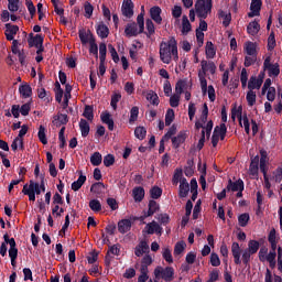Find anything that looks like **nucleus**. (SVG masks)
Wrapping results in <instances>:
<instances>
[{"label": "nucleus", "instance_id": "29", "mask_svg": "<svg viewBox=\"0 0 282 282\" xmlns=\"http://www.w3.org/2000/svg\"><path fill=\"white\" fill-rule=\"evenodd\" d=\"M145 30L148 32L143 31V34H145V36H148V39H151V36H153V34H155V24L153 23V20H151V19L145 20Z\"/></svg>", "mask_w": 282, "mask_h": 282}, {"label": "nucleus", "instance_id": "23", "mask_svg": "<svg viewBox=\"0 0 282 282\" xmlns=\"http://www.w3.org/2000/svg\"><path fill=\"white\" fill-rule=\"evenodd\" d=\"M198 171H200L202 175L199 177V184L203 191H206V163H204L202 167V159L198 161Z\"/></svg>", "mask_w": 282, "mask_h": 282}, {"label": "nucleus", "instance_id": "2", "mask_svg": "<svg viewBox=\"0 0 282 282\" xmlns=\"http://www.w3.org/2000/svg\"><path fill=\"white\" fill-rule=\"evenodd\" d=\"M196 17L200 19L199 28L200 32L208 31V23L204 19H208V14L213 12V0H196L195 6Z\"/></svg>", "mask_w": 282, "mask_h": 282}, {"label": "nucleus", "instance_id": "34", "mask_svg": "<svg viewBox=\"0 0 282 282\" xmlns=\"http://www.w3.org/2000/svg\"><path fill=\"white\" fill-rule=\"evenodd\" d=\"M191 30H193V25H191V21H188V17L183 15V19H182V34H184V36H186V34H188V32H191Z\"/></svg>", "mask_w": 282, "mask_h": 282}, {"label": "nucleus", "instance_id": "32", "mask_svg": "<svg viewBox=\"0 0 282 282\" xmlns=\"http://www.w3.org/2000/svg\"><path fill=\"white\" fill-rule=\"evenodd\" d=\"M132 197L134 202H142V199H144V187H134L132 189Z\"/></svg>", "mask_w": 282, "mask_h": 282}, {"label": "nucleus", "instance_id": "33", "mask_svg": "<svg viewBox=\"0 0 282 282\" xmlns=\"http://www.w3.org/2000/svg\"><path fill=\"white\" fill-rule=\"evenodd\" d=\"M79 129L82 132V138H87L91 128L89 127V122H87L85 119H80Z\"/></svg>", "mask_w": 282, "mask_h": 282}, {"label": "nucleus", "instance_id": "25", "mask_svg": "<svg viewBox=\"0 0 282 282\" xmlns=\"http://www.w3.org/2000/svg\"><path fill=\"white\" fill-rule=\"evenodd\" d=\"M242 111H243V108L241 106H239L238 109H237V107H234L231 109V119L235 121L236 118H238L240 127H243V123H242V118H243Z\"/></svg>", "mask_w": 282, "mask_h": 282}, {"label": "nucleus", "instance_id": "37", "mask_svg": "<svg viewBox=\"0 0 282 282\" xmlns=\"http://www.w3.org/2000/svg\"><path fill=\"white\" fill-rule=\"evenodd\" d=\"M206 62H203V70L198 72V78L200 83V88L208 87V82L206 80Z\"/></svg>", "mask_w": 282, "mask_h": 282}, {"label": "nucleus", "instance_id": "17", "mask_svg": "<svg viewBox=\"0 0 282 282\" xmlns=\"http://www.w3.org/2000/svg\"><path fill=\"white\" fill-rule=\"evenodd\" d=\"M19 94L22 98H32V86L28 83H23L19 86Z\"/></svg>", "mask_w": 282, "mask_h": 282}, {"label": "nucleus", "instance_id": "58", "mask_svg": "<svg viewBox=\"0 0 282 282\" xmlns=\"http://www.w3.org/2000/svg\"><path fill=\"white\" fill-rule=\"evenodd\" d=\"M37 138L42 144H47V135L45 134V127L40 126L39 132H37Z\"/></svg>", "mask_w": 282, "mask_h": 282}, {"label": "nucleus", "instance_id": "53", "mask_svg": "<svg viewBox=\"0 0 282 282\" xmlns=\"http://www.w3.org/2000/svg\"><path fill=\"white\" fill-rule=\"evenodd\" d=\"M134 135L138 140H144V138H147V128L145 127H137L134 129Z\"/></svg>", "mask_w": 282, "mask_h": 282}, {"label": "nucleus", "instance_id": "11", "mask_svg": "<svg viewBox=\"0 0 282 282\" xmlns=\"http://www.w3.org/2000/svg\"><path fill=\"white\" fill-rule=\"evenodd\" d=\"M53 124L54 127H63L65 124H67V122H69V117L65 113H57L55 116H53Z\"/></svg>", "mask_w": 282, "mask_h": 282}, {"label": "nucleus", "instance_id": "64", "mask_svg": "<svg viewBox=\"0 0 282 282\" xmlns=\"http://www.w3.org/2000/svg\"><path fill=\"white\" fill-rule=\"evenodd\" d=\"M19 1L20 0H8V9L10 10V12L19 11Z\"/></svg>", "mask_w": 282, "mask_h": 282}, {"label": "nucleus", "instance_id": "62", "mask_svg": "<svg viewBox=\"0 0 282 282\" xmlns=\"http://www.w3.org/2000/svg\"><path fill=\"white\" fill-rule=\"evenodd\" d=\"M99 61H107V44H99Z\"/></svg>", "mask_w": 282, "mask_h": 282}, {"label": "nucleus", "instance_id": "54", "mask_svg": "<svg viewBox=\"0 0 282 282\" xmlns=\"http://www.w3.org/2000/svg\"><path fill=\"white\" fill-rule=\"evenodd\" d=\"M248 221H250V214L248 213L241 214L238 217V224L241 228H246L248 226Z\"/></svg>", "mask_w": 282, "mask_h": 282}, {"label": "nucleus", "instance_id": "48", "mask_svg": "<svg viewBox=\"0 0 282 282\" xmlns=\"http://www.w3.org/2000/svg\"><path fill=\"white\" fill-rule=\"evenodd\" d=\"M245 50L248 56H257V44L253 42H248Z\"/></svg>", "mask_w": 282, "mask_h": 282}, {"label": "nucleus", "instance_id": "20", "mask_svg": "<svg viewBox=\"0 0 282 282\" xmlns=\"http://www.w3.org/2000/svg\"><path fill=\"white\" fill-rule=\"evenodd\" d=\"M184 142H186V134L183 131L178 132L176 137L172 138V145L174 149H180Z\"/></svg>", "mask_w": 282, "mask_h": 282}, {"label": "nucleus", "instance_id": "21", "mask_svg": "<svg viewBox=\"0 0 282 282\" xmlns=\"http://www.w3.org/2000/svg\"><path fill=\"white\" fill-rule=\"evenodd\" d=\"M96 32L99 39H107V36H109V26H107L105 22H100L96 26Z\"/></svg>", "mask_w": 282, "mask_h": 282}, {"label": "nucleus", "instance_id": "46", "mask_svg": "<svg viewBox=\"0 0 282 282\" xmlns=\"http://www.w3.org/2000/svg\"><path fill=\"white\" fill-rule=\"evenodd\" d=\"M138 116H140V108L138 106H133L130 110L129 123L133 124L138 120Z\"/></svg>", "mask_w": 282, "mask_h": 282}, {"label": "nucleus", "instance_id": "14", "mask_svg": "<svg viewBox=\"0 0 282 282\" xmlns=\"http://www.w3.org/2000/svg\"><path fill=\"white\" fill-rule=\"evenodd\" d=\"M150 17L152 21L158 23V25L162 24V9L160 7H152L150 9Z\"/></svg>", "mask_w": 282, "mask_h": 282}, {"label": "nucleus", "instance_id": "31", "mask_svg": "<svg viewBox=\"0 0 282 282\" xmlns=\"http://www.w3.org/2000/svg\"><path fill=\"white\" fill-rule=\"evenodd\" d=\"M204 63H205V66H204ZM200 66H202L200 72H204V68H205V76H206V72H210V74H215V72L217 70V66L215 65V62L207 63L206 61H202Z\"/></svg>", "mask_w": 282, "mask_h": 282}, {"label": "nucleus", "instance_id": "44", "mask_svg": "<svg viewBox=\"0 0 282 282\" xmlns=\"http://www.w3.org/2000/svg\"><path fill=\"white\" fill-rule=\"evenodd\" d=\"M147 100H149V102H151V105H154L155 107L160 105V97H158V94L153 90L148 93Z\"/></svg>", "mask_w": 282, "mask_h": 282}, {"label": "nucleus", "instance_id": "28", "mask_svg": "<svg viewBox=\"0 0 282 282\" xmlns=\"http://www.w3.org/2000/svg\"><path fill=\"white\" fill-rule=\"evenodd\" d=\"M259 30H261V25L257 21H252L247 26V32L251 36H257L259 34Z\"/></svg>", "mask_w": 282, "mask_h": 282}, {"label": "nucleus", "instance_id": "3", "mask_svg": "<svg viewBox=\"0 0 282 282\" xmlns=\"http://www.w3.org/2000/svg\"><path fill=\"white\" fill-rule=\"evenodd\" d=\"M155 279H163L165 282H171L175 279V269L173 267H156L154 269Z\"/></svg>", "mask_w": 282, "mask_h": 282}, {"label": "nucleus", "instance_id": "38", "mask_svg": "<svg viewBox=\"0 0 282 282\" xmlns=\"http://www.w3.org/2000/svg\"><path fill=\"white\" fill-rule=\"evenodd\" d=\"M261 85H263L261 79H257V77L251 76L248 83V89H261Z\"/></svg>", "mask_w": 282, "mask_h": 282}, {"label": "nucleus", "instance_id": "50", "mask_svg": "<svg viewBox=\"0 0 282 282\" xmlns=\"http://www.w3.org/2000/svg\"><path fill=\"white\" fill-rule=\"evenodd\" d=\"M150 197L155 200V199H160L162 197V188L159 186H153L150 189Z\"/></svg>", "mask_w": 282, "mask_h": 282}, {"label": "nucleus", "instance_id": "13", "mask_svg": "<svg viewBox=\"0 0 282 282\" xmlns=\"http://www.w3.org/2000/svg\"><path fill=\"white\" fill-rule=\"evenodd\" d=\"M17 32H19V25H13L10 23L6 24V39L7 41H14V35H17Z\"/></svg>", "mask_w": 282, "mask_h": 282}, {"label": "nucleus", "instance_id": "1", "mask_svg": "<svg viewBox=\"0 0 282 282\" xmlns=\"http://www.w3.org/2000/svg\"><path fill=\"white\" fill-rule=\"evenodd\" d=\"M159 54L162 63H165V65L171 64L172 58H174V61H180L177 41L175 37H171L169 42H162L160 44Z\"/></svg>", "mask_w": 282, "mask_h": 282}, {"label": "nucleus", "instance_id": "61", "mask_svg": "<svg viewBox=\"0 0 282 282\" xmlns=\"http://www.w3.org/2000/svg\"><path fill=\"white\" fill-rule=\"evenodd\" d=\"M113 164H116V156H113V154H107L106 156H104V166H113Z\"/></svg>", "mask_w": 282, "mask_h": 282}, {"label": "nucleus", "instance_id": "51", "mask_svg": "<svg viewBox=\"0 0 282 282\" xmlns=\"http://www.w3.org/2000/svg\"><path fill=\"white\" fill-rule=\"evenodd\" d=\"M89 208L94 213H100V210H102V204H100V200L98 199H91L89 202Z\"/></svg>", "mask_w": 282, "mask_h": 282}, {"label": "nucleus", "instance_id": "16", "mask_svg": "<svg viewBox=\"0 0 282 282\" xmlns=\"http://www.w3.org/2000/svg\"><path fill=\"white\" fill-rule=\"evenodd\" d=\"M131 226H132V223L130 219H121L118 223V231L121 235H127V232H129V230H131Z\"/></svg>", "mask_w": 282, "mask_h": 282}, {"label": "nucleus", "instance_id": "5", "mask_svg": "<svg viewBox=\"0 0 282 282\" xmlns=\"http://www.w3.org/2000/svg\"><path fill=\"white\" fill-rule=\"evenodd\" d=\"M145 230L148 235H162V232H164L162 226H160V224H158L155 220L149 223L145 226Z\"/></svg>", "mask_w": 282, "mask_h": 282}, {"label": "nucleus", "instance_id": "27", "mask_svg": "<svg viewBox=\"0 0 282 282\" xmlns=\"http://www.w3.org/2000/svg\"><path fill=\"white\" fill-rule=\"evenodd\" d=\"M158 210H160V204L153 199L149 200L148 210H145L147 217H153V214L158 213Z\"/></svg>", "mask_w": 282, "mask_h": 282}, {"label": "nucleus", "instance_id": "36", "mask_svg": "<svg viewBox=\"0 0 282 282\" xmlns=\"http://www.w3.org/2000/svg\"><path fill=\"white\" fill-rule=\"evenodd\" d=\"M23 195H28L29 202H36V194L32 191V185L25 184L22 189Z\"/></svg>", "mask_w": 282, "mask_h": 282}, {"label": "nucleus", "instance_id": "45", "mask_svg": "<svg viewBox=\"0 0 282 282\" xmlns=\"http://www.w3.org/2000/svg\"><path fill=\"white\" fill-rule=\"evenodd\" d=\"M188 193H191V185H180L178 186V197L181 199L188 197Z\"/></svg>", "mask_w": 282, "mask_h": 282}, {"label": "nucleus", "instance_id": "30", "mask_svg": "<svg viewBox=\"0 0 282 282\" xmlns=\"http://www.w3.org/2000/svg\"><path fill=\"white\" fill-rule=\"evenodd\" d=\"M219 19H223V25L225 28H228L230 25V22L232 21V15L224 10L218 11Z\"/></svg>", "mask_w": 282, "mask_h": 282}, {"label": "nucleus", "instance_id": "9", "mask_svg": "<svg viewBox=\"0 0 282 282\" xmlns=\"http://www.w3.org/2000/svg\"><path fill=\"white\" fill-rule=\"evenodd\" d=\"M245 188V184H243V180L239 178L236 182H232L231 178L228 180V184H227V191L228 192H232V193H237V191H243Z\"/></svg>", "mask_w": 282, "mask_h": 282}, {"label": "nucleus", "instance_id": "12", "mask_svg": "<svg viewBox=\"0 0 282 282\" xmlns=\"http://www.w3.org/2000/svg\"><path fill=\"white\" fill-rule=\"evenodd\" d=\"M149 250V243L145 240H141L134 248V254L135 257H142L143 254H148Z\"/></svg>", "mask_w": 282, "mask_h": 282}, {"label": "nucleus", "instance_id": "26", "mask_svg": "<svg viewBox=\"0 0 282 282\" xmlns=\"http://www.w3.org/2000/svg\"><path fill=\"white\" fill-rule=\"evenodd\" d=\"M205 54L206 58H215V56H217V50L215 48V44H213L210 41L206 43Z\"/></svg>", "mask_w": 282, "mask_h": 282}, {"label": "nucleus", "instance_id": "47", "mask_svg": "<svg viewBox=\"0 0 282 282\" xmlns=\"http://www.w3.org/2000/svg\"><path fill=\"white\" fill-rule=\"evenodd\" d=\"M84 118H87L89 122L94 121V106H85L84 112H83Z\"/></svg>", "mask_w": 282, "mask_h": 282}, {"label": "nucleus", "instance_id": "22", "mask_svg": "<svg viewBox=\"0 0 282 282\" xmlns=\"http://www.w3.org/2000/svg\"><path fill=\"white\" fill-rule=\"evenodd\" d=\"M43 35L36 34L35 36H33V34L31 33L28 43L31 47H39L40 45H43Z\"/></svg>", "mask_w": 282, "mask_h": 282}, {"label": "nucleus", "instance_id": "6", "mask_svg": "<svg viewBox=\"0 0 282 282\" xmlns=\"http://www.w3.org/2000/svg\"><path fill=\"white\" fill-rule=\"evenodd\" d=\"M133 1L131 0H123L121 12L123 17H127V19H131L133 17Z\"/></svg>", "mask_w": 282, "mask_h": 282}, {"label": "nucleus", "instance_id": "52", "mask_svg": "<svg viewBox=\"0 0 282 282\" xmlns=\"http://www.w3.org/2000/svg\"><path fill=\"white\" fill-rule=\"evenodd\" d=\"M151 263H153V258H151L150 254H145L142 258L140 270L145 269V271H149V265H151Z\"/></svg>", "mask_w": 282, "mask_h": 282}, {"label": "nucleus", "instance_id": "8", "mask_svg": "<svg viewBox=\"0 0 282 282\" xmlns=\"http://www.w3.org/2000/svg\"><path fill=\"white\" fill-rule=\"evenodd\" d=\"M231 254L234 257V263L236 265H241V247H239V242H232Z\"/></svg>", "mask_w": 282, "mask_h": 282}, {"label": "nucleus", "instance_id": "57", "mask_svg": "<svg viewBox=\"0 0 282 282\" xmlns=\"http://www.w3.org/2000/svg\"><path fill=\"white\" fill-rule=\"evenodd\" d=\"M9 257L10 259H18L19 249L17 248V242L11 241L10 249H9Z\"/></svg>", "mask_w": 282, "mask_h": 282}, {"label": "nucleus", "instance_id": "59", "mask_svg": "<svg viewBox=\"0 0 282 282\" xmlns=\"http://www.w3.org/2000/svg\"><path fill=\"white\" fill-rule=\"evenodd\" d=\"M186 87V80L180 79L175 85L176 95L182 96L184 94V88Z\"/></svg>", "mask_w": 282, "mask_h": 282}, {"label": "nucleus", "instance_id": "42", "mask_svg": "<svg viewBox=\"0 0 282 282\" xmlns=\"http://www.w3.org/2000/svg\"><path fill=\"white\" fill-rule=\"evenodd\" d=\"M173 120H175V110L169 108L165 113V127H171V124H173Z\"/></svg>", "mask_w": 282, "mask_h": 282}, {"label": "nucleus", "instance_id": "24", "mask_svg": "<svg viewBox=\"0 0 282 282\" xmlns=\"http://www.w3.org/2000/svg\"><path fill=\"white\" fill-rule=\"evenodd\" d=\"M249 173L253 177L259 175V155H256L253 159H251V163L249 165Z\"/></svg>", "mask_w": 282, "mask_h": 282}, {"label": "nucleus", "instance_id": "41", "mask_svg": "<svg viewBox=\"0 0 282 282\" xmlns=\"http://www.w3.org/2000/svg\"><path fill=\"white\" fill-rule=\"evenodd\" d=\"M104 188H105V183L97 182L90 186V193H94L95 195H101Z\"/></svg>", "mask_w": 282, "mask_h": 282}, {"label": "nucleus", "instance_id": "35", "mask_svg": "<svg viewBox=\"0 0 282 282\" xmlns=\"http://www.w3.org/2000/svg\"><path fill=\"white\" fill-rule=\"evenodd\" d=\"M89 54H94L95 58L98 59V44H96L94 35H90L89 39Z\"/></svg>", "mask_w": 282, "mask_h": 282}, {"label": "nucleus", "instance_id": "49", "mask_svg": "<svg viewBox=\"0 0 282 282\" xmlns=\"http://www.w3.org/2000/svg\"><path fill=\"white\" fill-rule=\"evenodd\" d=\"M246 99H247L249 107H254V104L257 102V93H254L252 89H250L247 93Z\"/></svg>", "mask_w": 282, "mask_h": 282}, {"label": "nucleus", "instance_id": "18", "mask_svg": "<svg viewBox=\"0 0 282 282\" xmlns=\"http://www.w3.org/2000/svg\"><path fill=\"white\" fill-rule=\"evenodd\" d=\"M78 36L82 45H87L91 36H94V33H91L90 30L86 31L85 29H79Z\"/></svg>", "mask_w": 282, "mask_h": 282}, {"label": "nucleus", "instance_id": "39", "mask_svg": "<svg viewBox=\"0 0 282 282\" xmlns=\"http://www.w3.org/2000/svg\"><path fill=\"white\" fill-rule=\"evenodd\" d=\"M259 248H261V245L258 240H249L247 251L252 254H257V252H259Z\"/></svg>", "mask_w": 282, "mask_h": 282}, {"label": "nucleus", "instance_id": "15", "mask_svg": "<svg viewBox=\"0 0 282 282\" xmlns=\"http://www.w3.org/2000/svg\"><path fill=\"white\" fill-rule=\"evenodd\" d=\"M124 34L128 39H131V36H138L140 34V31H138V24L135 22L128 23L124 29Z\"/></svg>", "mask_w": 282, "mask_h": 282}, {"label": "nucleus", "instance_id": "19", "mask_svg": "<svg viewBox=\"0 0 282 282\" xmlns=\"http://www.w3.org/2000/svg\"><path fill=\"white\" fill-rule=\"evenodd\" d=\"M100 120L104 124H107L109 131H113L115 122L111 119V113L105 111L100 115Z\"/></svg>", "mask_w": 282, "mask_h": 282}, {"label": "nucleus", "instance_id": "10", "mask_svg": "<svg viewBox=\"0 0 282 282\" xmlns=\"http://www.w3.org/2000/svg\"><path fill=\"white\" fill-rule=\"evenodd\" d=\"M79 174V177L74 181L70 185L72 191H80L83 188V185L87 182V176L83 174V171H77Z\"/></svg>", "mask_w": 282, "mask_h": 282}, {"label": "nucleus", "instance_id": "55", "mask_svg": "<svg viewBox=\"0 0 282 282\" xmlns=\"http://www.w3.org/2000/svg\"><path fill=\"white\" fill-rule=\"evenodd\" d=\"M84 17H86V19H91L93 14H94V6H91L89 3V1H86L84 3Z\"/></svg>", "mask_w": 282, "mask_h": 282}, {"label": "nucleus", "instance_id": "63", "mask_svg": "<svg viewBox=\"0 0 282 282\" xmlns=\"http://www.w3.org/2000/svg\"><path fill=\"white\" fill-rule=\"evenodd\" d=\"M137 23L139 25V33L144 34V13H140L137 17Z\"/></svg>", "mask_w": 282, "mask_h": 282}, {"label": "nucleus", "instance_id": "60", "mask_svg": "<svg viewBox=\"0 0 282 282\" xmlns=\"http://www.w3.org/2000/svg\"><path fill=\"white\" fill-rule=\"evenodd\" d=\"M223 133H228V128L226 127V123H220L219 126H216L214 129V135H221Z\"/></svg>", "mask_w": 282, "mask_h": 282}, {"label": "nucleus", "instance_id": "43", "mask_svg": "<svg viewBox=\"0 0 282 282\" xmlns=\"http://www.w3.org/2000/svg\"><path fill=\"white\" fill-rule=\"evenodd\" d=\"M90 163L93 166H100L102 164V154H100V152H95L90 156Z\"/></svg>", "mask_w": 282, "mask_h": 282}, {"label": "nucleus", "instance_id": "4", "mask_svg": "<svg viewBox=\"0 0 282 282\" xmlns=\"http://www.w3.org/2000/svg\"><path fill=\"white\" fill-rule=\"evenodd\" d=\"M271 61L272 57L270 55L265 57L263 62V72L268 70L270 77L273 76L274 78H276V76L281 74V68L279 66V63L272 64Z\"/></svg>", "mask_w": 282, "mask_h": 282}, {"label": "nucleus", "instance_id": "40", "mask_svg": "<svg viewBox=\"0 0 282 282\" xmlns=\"http://www.w3.org/2000/svg\"><path fill=\"white\" fill-rule=\"evenodd\" d=\"M122 100V95L120 93H115L111 95L110 106L112 107L113 111L118 109V104Z\"/></svg>", "mask_w": 282, "mask_h": 282}, {"label": "nucleus", "instance_id": "56", "mask_svg": "<svg viewBox=\"0 0 282 282\" xmlns=\"http://www.w3.org/2000/svg\"><path fill=\"white\" fill-rule=\"evenodd\" d=\"M185 249H186V242H184V241L176 242V245L174 247L175 257L182 254V252H184Z\"/></svg>", "mask_w": 282, "mask_h": 282}, {"label": "nucleus", "instance_id": "7", "mask_svg": "<svg viewBox=\"0 0 282 282\" xmlns=\"http://www.w3.org/2000/svg\"><path fill=\"white\" fill-rule=\"evenodd\" d=\"M261 6H263V2L261 0H251V12L248 13L249 19H252L253 17H259V13L261 12Z\"/></svg>", "mask_w": 282, "mask_h": 282}]
</instances>
